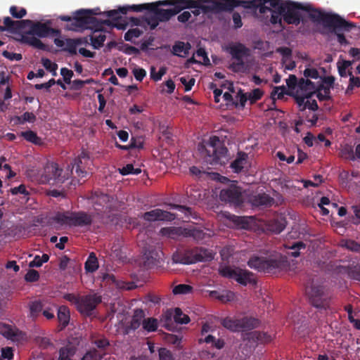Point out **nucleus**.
I'll list each match as a JSON object with an SVG mask.
<instances>
[{"instance_id": "1", "label": "nucleus", "mask_w": 360, "mask_h": 360, "mask_svg": "<svg viewBox=\"0 0 360 360\" xmlns=\"http://www.w3.org/2000/svg\"><path fill=\"white\" fill-rule=\"evenodd\" d=\"M89 162L90 158L88 151L83 150L68 165L65 171L60 169L57 163L48 162L44 168V172L41 176L40 181L44 184H61L73 176L74 178L78 179V183H79L80 180H83V182H84L86 181L84 179L89 174L86 167Z\"/></svg>"}, {"instance_id": "2", "label": "nucleus", "mask_w": 360, "mask_h": 360, "mask_svg": "<svg viewBox=\"0 0 360 360\" xmlns=\"http://www.w3.org/2000/svg\"><path fill=\"white\" fill-rule=\"evenodd\" d=\"M248 3L247 9H259L260 13H266L272 7L283 13V21L288 25H298L302 20L301 11L309 10L308 6L291 1L282 0H239Z\"/></svg>"}, {"instance_id": "3", "label": "nucleus", "mask_w": 360, "mask_h": 360, "mask_svg": "<svg viewBox=\"0 0 360 360\" xmlns=\"http://www.w3.org/2000/svg\"><path fill=\"white\" fill-rule=\"evenodd\" d=\"M165 6H172L176 14L186 8H201L204 13L210 12H231L238 6H249L247 2L239 0H163Z\"/></svg>"}, {"instance_id": "4", "label": "nucleus", "mask_w": 360, "mask_h": 360, "mask_svg": "<svg viewBox=\"0 0 360 360\" xmlns=\"http://www.w3.org/2000/svg\"><path fill=\"white\" fill-rule=\"evenodd\" d=\"M3 24L5 25V31L12 34H16L26 27H30L29 34L37 35L39 37H46L50 35L58 36L60 32L58 30L50 27V21L46 22H36L31 20H13L9 16L3 18Z\"/></svg>"}, {"instance_id": "5", "label": "nucleus", "mask_w": 360, "mask_h": 360, "mask_svg": "<svg viewBox=\"0 0 360 360\" xmlns=\"http://www.w3.org/2000/svg\"><path fill=\"white\" fill-rule=\"evenodd\" d=\"M304 6H308L309 10H304L309 12V18L314 22L321 23L323 27L337 30L344 29L349 32L356 25L350 22L346 21L344 18L335 13H330L322 11L320 9L314 8L311 5L307 4Z\"/></svg>"}, {"instance_id": "6", "label": "nucleus", "mask_w": 360, "mask_h": 360, "mask_svg": "<svg viewBox=\"0 0 360 360\" xmlns=\"http://www.w3.org/2000/svg\"><path fill=\"white\" fill-rule=\"evenodd\" d=\"M306 293L311 304L319 309L326 310L330 307L332 294L325 285L314 278H309L304 283Z\"/></svg>"}, {"instance_id": "7", "label": "nucleus", "mask_w": 360, "mask_h": 360, "mask_svg": "<svg viewBox=\"0 0 360 360\" xmlns=\"http://www.w3.org/2000/svg\"><path fill=\"white\" fill-rule=\"evenodd\" d=\"M206 162L210 165H224L228 161L229 150L219 137H210L205 145L199 146Z\"/></svg>"}, {"instance_id": "8", "label": "nucleus", "mask_w": 360, "mask_h": 360, "mask_svg": "<svg viewBox=\"0 0 360 360\" xmlns=\"http://www.w3.org/2000/svg\"><path fill=\"white\" fill-rule=\"evenodd\" d=\"M248 264L259 272L276 274L286 269L289 264L286 258L276 255L270 258L254 256L249 259Z\"/></svg>"}, {"instance_id": "9", "label": "nucleus", "mask_w": 360, "mask_h": 360, "mask_svg": "<svg viewBox=\"0 0 360 360\" xmlns=\"http://www.w3.org/2000/svg\"><path fill=\"white\" fill-rule=\"evenodd\" d=\"M94 215L84 211H68L58 212L53 220L57 224L70 227H89L94 221Z\"/></svg>"}, {"instance_id": "10", "label": "nucleus", "mask_w": 360, "mask_h": 360, "mask_svg": "<svg viewBox=\"0 0 360 360\" xmlns=\"http://www.w3.org/2000/svg\"><path fill=\"white\" fill-rule=\"evenodd\" d=\"M98 8L96 9H80L75 13L73 22L71 23L70 30H79L90 29L94 33L102 29L101 20L94 15H98Z\"/></svg>"}, {"instance_id": "11", "label": "nucleus", "mask_w": 360, "mask_h": 360, "mask_svg": "<svg viewBox=\"0 0 360 360\" xmlns=\"http://www.w3.org/2000/svg\"><path fill=\"white\" fill-rule=\"evenodd\" d=\"M219 274L221 276L234 279L245 286L248 284L255 285L257 283L254 274L246 269L224 266L219 269Z\"/></svg>"}, {"instance_id": "12", "label": "nucleus", "mask_w": 360, "mask_h": 360, "mask_svg": "<svg viewBox=\"0 0 360 360\" xmlns=\"http://www.w3.org/2000/svg\"><path fill=\"white\" fill-rule=\"evenodd\" d=\"M160 233L173 239L178 236L193 238L198 242L203 240L205 236V233L202 230L196 228L164 227L160 229Z\"/></svg>"}, {"instance_id": "13", "label": "nucleus", "mask_w": 360, "mask_h": 360, "mask_svg": "<svg viewBox=\"0 0 360 360\" xmlns=\"http://www.w3.org/2000/svg\"><path fill=\"white\" fill-rule=\"evenodd\" d=\"M221 325L233 332L247 331L256 328L259 321L252 317H243L242 319H233L226 317L222 319Z\"/></svg>"}, {"instance_id": "14", "label": "nucleus", "mask_w": 360, "mask_h": 360, "mask_svg": "<svg viewBox=\"0 0 360 360\" xmlns=\"http://www.w3.org/2000/svg\"><path fill=\"white\" fill-rule=\"evenodd\" d=\"M219 198L221 201L239 206L244 202L242 188L236 184H231L221 190Z\"/></svg>"}, {"instance_id": "15", "label": "nucleus", "mask_w": 360, "mask_h": 360, "mask_svg": "<svg viewBox=\"0 0 360 360\" xmlns=\"http://www.w3.org/2000/svg\"><path fill=\"white\" fill-rule=\"evenodd\" d=\"M101 302V296L96 293L81 296L77 310L85 316H91L92 311Z\"/></svg>"}, {"instance_id": "16", "label": "nucleus", "mask_w": 360, "mask_h": 360, "mask_svg": "<svg viewBox=\"0 0 360 360\" xmlns=\"http://www.w3.org/2000/svg\"><path fill=\"white\" fill-rule=\"evenodd\" d=\"M189 260H192V264L198 262H210L214 259L212 251L205 248H189Z\"/></svg>"}, {"instance_id": "17", "label": "nucleus", "mask_w": 360, "mask_h": 360, "mask_svg": "<svg viewBox=\"0 0 360 360\" xmlns=\"http://www.w3.org/2000/svg\"><path fill=\"white\" fill-rule=\"evenodd\" d=\"M143 219L148 221H172L175 219L174 214L160 209H155L143 214Z\"/></svg>"}, {"instance_id": "18", "label": "nucleus", "mask_w": 360, "mask_h": 360, "mask_svg": "<svg viewBox=\"0 0 360 360\" xmlns=\"http://www.w3.org/2000/svg\"><path fill=\"white\" fill-rule=\"evenodd\" d=\"M162 1H158L156 2L150 3V11H153L156 13L158 18L160 22H167L173 16L176 15L174 8L169 9L160 8V6H164L160 2Z\"/></svg>"}, {"instance_id": "19", "label": "nucleus", "mask_w": 360, "mask_h": 360, "mask_svg": "<svg viewBox=\"0 0 360 360\" xmlns=\"http://www.w3.org/2000/svg\"><path fill=\"white\" fill-rule=\"evenodd\" d=\"M286 224L287 221L285 218L282 216H278L273 219L269 220L265 224V228L267 231L278 234L285 228Z\"/></svg>"}, {"instance_id": "20", "label": "nucleus", "mask_w": 360, "mask_h": 360, "mask_svg": "<svg viewBox=\"0 0 360 360\" xmlns=\"http://www.w3.org/2000/svg\"><path fill=\"white\" fill-rule=\"evenodd\" d=\"M22 44H28L34 48L39 50L46 51L48 50L47 46L45 45L40 39L34 36H27L22 34L20 39H17Z\"/></svg>"}, {"instance_id": "21", "label": "nucleus", "mask_w": 360, "mask_h": 360, "mask_svg": "<svg viewBox=\"0 0 360 360\" xmlns=\"http://www.w3.org/2000/svg\"><path fill=\"white\" fill-rule=\"evenodd\" d=\"M103 281H110L115 286L120 289L132 290L136 286L133 282H124L117 280L116 277L112 274H105L103 276Z\"/></svg>"}, {"instance_id": "22", "label": "nucleus", "mask_w": 360, "mask_h": 360, "mask_svg": "<svg viewBox=\"0 0 360 360\" xmlns=\"http://www.w3.org/2000/svg\"><path fill=\"white\" fill-rule=\"evenodd\" d=\"M229 52L233 58H239V56H248L250 49L241 43H237L229 46Z\"/></svg>"}, {"instance_id": "23", "label": "nucleus", "mask_w": 360, "mask_h": 360, "mask_svg": "<svg viewBox=\"0 0 360 360\" xmlns=\"http://www.w3.org/2000/svg\"><path fill=\"white\" fill-rule=\"evenodd\" d=\"M248 154L243 151L237 153L236 159L231 163V167L236 173H239L244 168L247 162Z\"/></svg>"}, {"instance_id": "24", "label": "nucleus", "mask_w": 360, "mask_h": 360, "mask_svg": "<svg viewBox=\"0 0 360 360\" xmlns=\"http://www.w3.org/2000/svg\"><path fill=\"white\" fill-rule=\"evenodd\" d=\"M58 320L59 322V330H63L69 323L70 310L66 306H60L58 309Z\"/></svg>"}, {"instance_id": "25", "label": "nucleus", "mask_w": 360, "mask_h": 360, "mask_svg": "<svg viewBox=\"0 0 360 360\" xmlns=\"http://www.w3.org/2000/svg\"><path fill=\"white\" fill-rule=\"evenodd\" d=\"M284 247L285 249L289 250L287 252V255L293 257L300 256V251L306 249V245L302 241L288 243L284 245Z\"/></svg>"}, {"instance_id": "26", "label": "nucleus", "mask_w": 360, "mask_h": 360, "mask_svg": "<svg viewBox=\"0 0 360 360\" xmlns=\"http://www.w3.org/2000/svg\"><path fill=\"white\" fill-rule=\"evenodd\" d=\"M251 202L255 206L269 207L273 204L274 198L270 197L268 194L263 193L252 196Z\"/></svg>"}, {"instance_id": "27", "label": "nucleus", "mask_w": 360, "mask_h": 360, "mask_svg": "<svg viewBox=\"0 0 360 360\" xmlns=\"http://www.w3.org/2000/svg\"><path fill=\"white\" fill-rule=\"evenodd\" d=\"M316 84L308 79L301 78L299 79V86L296 91L300 94L311 93V96L315 94Z\"/></svg>"}, {"instance_id": "28", "label": "nucleus", "mask_w": 360, "mask_h": 360, "mask_svg": "<svg viewBox=\"0 0 360 360\" xmlns=\"http://www.w3.org/2000/svg\"><path fill=\"white\" fill-rule=\"evenodd\" d=\"M77 352L75 346L66 345L59 349L58 360H73V357Z\"/></svg>"}, {"instance_id": "29", "label": "nucleus", "mask_w": 360, "mask_h": 360, "mask_svg": "<svg viewBox=\"0 0 360 360\" xmlns=\"http://www.w3.org/2000/svg\"><path fill=\"white\" fill-rule=\"evenodd\" d=\"M189 248L177 251L173 255V260L175 263L183 264H191L192 260H189Z\"/></svg>"}, {"instance_id": "30", "label": "nucleus", "mask_w": 360, "mask_h": 360, "mask_svg": "<svg viewBox=\"0 0 360 360\" xmlns=\"http://www.w3.org/2000/svg\"><path fill=\"white\" fill-rule=\"evenodd\" d=\"M291 96L294 97L296 101V103L298 105L299 110L300 111H304L307 108L306 105V98H310L311 97V93H305L304 94H300L299 91H294V94L291 95Z\"/></svg>"}, {"instance_id": "31", "label": "nucleus", "mask_w": 360, "mask_h": 360, "mask_svg": "<svg viewBox=\"0 0 360 360\" xmlns=\"http://www.w3.org/2000/svg\"><path fill=\"white\" fill-rule=\"evenodd\" d=\"M144 28L146 29L149 26L150 30L155 29L159 25L160 20L153 11H149L145 16H143Z\"/></svg>"}, {"instance_id": "32", "label": "nucleus", "mask_w": 360, "mask_h": 360, "mask_svg": "<svg viewBox=\"0 0 360 360\" xmlns=\"http://www.w3.org/2000/svg\"><path fill=\"white\" fill-rule=\"evenodd\" d=\"M269 11L271 13L270 22L274 25H278V27L280 30H283L285 29V26L283 24V13L280 12V11H273L270 8V10H267L266 12Z\"/></svg>"}, {"instance_id": "33", "label": "nucleus", "mask_w": 360, "mask_h": 360, "mask_svg": "<svg viewBox=\"0 0 360 360\" xmlns=\"http://www.w3.org/2000/svg\"><path fill=\"white\" fill-rule=\"evenodd\" d=\"M145 313L141 309H136L134 310L131 321L130 323V328L133 330L137 329L144 319Z\"/></svg>"}, {"instance_id": "34", "label": "nucleus", "mask_w": 360, "mask_h": 360, "mask_svg": "<svg viewBox=\"0 0 360 360\" xmlns=\"http://www.w3.org/2000/svg\"><path fill=\"white\" fill-rule=\"evenodd\" d=\"M85 270L87 272L93 273L98 268V259L94 252H91L84 264Z\"/></svg>"}, {"instance_id": "35", "label": "nucleus", "mask_w": 360, "mask_h": 360, "mask_svg": "<svg viewBox=\"0 0 360 360\" xmlns=\"http://www.w3.org/2000/svg\"><path fill=\"white\" fill-rule=\"evenodd\" d=\"M150 3L142 4H134L131 6H122V13L127 14L129 11L131 12H142L145 10L150 11Z\"/></svg>"}, {"instance_id": "36", "label": "nucleus", "mask_w": 360, "mask_h": 360, "mask_svg": "<svg viewBox=\"0 0 360 360\" xmlns=\"http://www.w3.org/2000/svg\"><path fill=\"white\" fill-rule=\"evenodd\" d=\"M191 49V44L189 43L185 44L183 41H176L172 47V53L175 56H182L181 53L185 55L188 53V51Z\"/></svg>"}, {"instance_id": "37", "label": "nucleus", "mask_w": 360, "mask_h": 360, "mask_svg": "<svg viewBox=\"0 0 360 360\" xmlns=\"http://www.w3.org/2000/svg\"><path fill=\"white\" fill-rule=\"evenodd\" d=\"M294 91H287L285 86H274V89L271 94V97L273 100L277 99H282L285 95H293Z\"/></svg>"}, {"instance_id": "38", "label": "nucleus", "mask_w": 360, "mask_h": 360, "mask_svg": "<svg viewBox=\"0 0 360 360\" xmlns=\"http://www.w3.org/2000/svg\"><path fill=\"white\" fill-rule=\"evenodd\" d=\"M102 26L103 25H108L112 27H116L119 30H124L128 27V22L120 18V20H117L115 22H112L110 20H101Z\"/></svg>"}, {"instance_id": "39", "label": "nucleus", "mask_w": 360, "mask_h": 360, "mask_svg": "<svg viewBox=\"0 0 360 360\" xmlns=\"http://www.w3.org/2000/svg\"><path fill=\"white\" fill-rule=\"evenodd\" d=\"M20 136H22L27 141L35 145H41V139L37 136L36 132L32 130L21 131Z\"/></svg>"}, {"instance_id": "40", "label": "nucleus", "mask_w": 360, "mask_h": 360, "mask_svg": "<svg viewBox=\"0 0 360 360\" xmlns=\"http://www.w3.org/2000/svg\"><path fill=\"white\" fill-rule=\"evenodd\" d=\"M110 201V196L108 195L98 192H96L94 195L92 197V202L94 206L98 205L104 207Z\"/></svg>"}, {"instance_id": "41", "label": "nucleus", "mask_w": 360, "mask_h": 360, "mask_svg": "<svg viewBox=\"0 0 360 360\" xmlns=\"http://www.w3.org/2000/svg\"><path fill=\"white\" fill-rule=\"evenodd\" d=\"M0 334L7 339H13L16 336L15 329L9 324L0 323Z\"/></svg>"}, {"instance_id": "42", "label": "nucleus", "mask_w": 360, "mask_h": 360, "mask_svg": "<svg viewBox=\"0 0 360 360\" xmlns=\"http://www.w3.org/2000/svg\"><path fill=\"white\" fill-rule=\"evenodd\" d=\"M143 328L147 332H155L158 327V321L155 318L144 319L142 321Z\"/></svg>"}, {"instance_id": "43", "label": "nucleus", "mask_w": 360, "mask_h": 360, "mask_svg": "<svg viewBox=\"0 0 360 360\" xmlns=\"http://www.w3.org/2000/svg\"><path fill=\"white\" fill-rule=\"evenodd\" d=\"M252 338L255 340L258 343L264 344L270 342L272 340L271 335L266 332L254 331L252 333Z\"/></svg>"}, {"instance_id": "44", "label": "nucleus", "mask_w": 360, "mask_h": 360, "mask_svg": "<svg viewBox=\"0 0 360 360\" xmlns=\"http://www.w3.org/2000/svg\"><path fill=\"white\" fill-rule=\"evenodd\" d=\"M159 252H149L148 255H146V259L145 264L148 267L157 266L160 263V255Z\"/></svg>"}, {"instance_id": "45", "label": "nucleus", "mask_w": 360, "mask_h": 360, "mask_svg": "<svg viewBox=\"0 0 360 360\" xmlns=\"http://www.w3.org/2000/svg\"><path fill=\"white\" fill-rule=\"evenodd\" d=\"M44 305L40 301H34L30 304V316L33 319L37 318L41 313L42 314Z\"/></svg>"}, {"instance_id": "46", "label": "nucleus", "mask_w": 360, "mask_h": 360, "mask_svg": "<svg viewBox=\"0 0 360 360\" xmlns=\"http://www.w3.org/2000/svg\"><path fill=\"white\" fill-rule=\"evenodd\" d=\"M105 39V34L101 33H99L98 35L94 34L90 36L91 44L95 49H99L102 47Z\"/></svg>"}, {"instance_id": "47", "label": "nucleus", "mask_w": 360, "mask_h": 360, "mask_svg": "<svg viewBox=\"0 0 360 360\" xmlns=\"http://www.w3.org/2000/svg\"><path fill=\"white\" fill-rule=\"evenodd\" d=\"M81 44L79 39H68L66 41V47L64 51H68L70 55L77 54V46Z\"/></svg>"}, {"instance_id": "48", "label": "nucleus", "mask_w": 360, "mask_h": 360, "mask_svg": "<svg viewBox=\"0 0 360 360\" xmlns=\"http://www.w3.org/2000/svg\"><path fill=\"white\" fill-rule=\"evenodd\" d=\"M174 320L176 323L186 324L190 321V318L188 315L183 314L179 308H175Z\"/></svg>"}, {"instance_id": "49", "label": "nucleus", "mask_w": 360, "mask_h": 360, "mask_svg": "<svg viewBox=\"0 0 360 360\" xmlns=\"http://www.w3.org/2000/svg\"><path fill=\"white\" fill-rule=\"evenodd\" d=\"M346 274L349 278L360 281L359 265H355L347 267L346 270Z\"/></svg>"}, {"instance_id": "50", "label": "nucleus", "mask_w": 360, "mask_h": 360, "mask_svg": "<svg viewBox=\"0 0 360 360\" xmlns=\"http://www.w3.org/2000/svg\"><path fill=\"white\" fill-rule=\"evenodd\" d=\"M193 287L191 285L186 284H179L173 288L172 292L174 295H186L191 293Z\"/></svg>"}, {"instance_id": "51", "label": "nucleus", "mask_w": 360, "mask_h": 360, "mask_svg": "<svg viewBox=\"0 0 360 360\" xmlns=\"http://www.w3.org/2000/svg\"><path fill=\"white\" fill-rule=\"evenodd\" d=\"M9 12L13 18L22 19L27 15V10L24 8H19L16 6H11Z\"/></svg>"}, {"instance_id": "52", "label": "nucleus", "mask_w": 360, "mask_h": 360, "mask_svg": "<svg viewBox=\"0 0 360 360\" xmlns=\"http://www.w3.org/2000/svg\"><path fill=\"white\" fill-rule=\"evenodd\" d=\"M121 10L122 7H119L118 9L110 10L103 13H98V15H106L107 17H109L112 19L110 20L112 22H115L122 18L120 15L122 14Z\"/></svg>"}, {"instance_id": "53", "label": "nucleus", "mask_w": 360, "mask_h": 360, "mask_svg": "<svg viewBox=\"0 0 360 360\" xmlns=\"http://www.w3.org/2000/svg\"><path fill=\"white\" fill-rule=\"evenodd\" d=\"M121 10L122 7H119L118 9L110 10L103 13H98V15H106L107 17H109L112 19L110 20L112 22H115L122 18L120 15L122 14Z\"/></svg>"}, {"instance_id": "54", "label": "nucleus", "mask_w": 360, "mask_h": 360, "mask_svg": "<svg viewBox=\"0 0 360 360\" xmlns=\"http://www.w3.org/2000/svg\"><path fill=\"white\" fill-rule=\"evenodd\" d=\"M119 171L122 175L139 174L141 172L140 168H134L132 164H127L122 168L119 169Z\"/></svg>"}, {"instance_id": "55", "label": "nucleus", "mask_w": 360, "mask_h": 360, "mask_svg": "<svg viewBox=\"0 0 360 360\" xmlns=\"http://www.w3.org/2000/svg\"><path fill=\"white\" fill-rule=\"evenodd\" d=\"M348 75H349V83L347 86V89L346 90V94L351 93L354 87H359L360 86V79L357 77H354L352 75V72L349 71Z\"/></svg>"}, {"instance_id": "56", "label": "nucleus", "mask_w": 360, "mask_h": 360, "mask_svg": "<svg viewBox=\"0 0 360 360\" xmlns=\"http://www.w3.org/2000/svg\"><path fill=\"white\" fill-rule=\"evenodd\" d=\"M103 355L101 354L96 349L87 351L81 360H101Z\"/></svg>"}, {"instance_id": "57", "label": "nucleus", "mask_w": 360, "mask_h": 360, "mask_svg": "<svg viewBox=\"0 0 360 360\" xmlns=\"http://www.w3.org/2000/svg\"><path fill=\"white\" fill-rule=\"evenodd\" d=\"M143 34V31L139 28L129 29L124 34V40L127 41H131L134 38H138Z\"/></svg>"}, {"instance_id": "58", "label": "nucleus", "mask_w": 360, "mask_h": 360, "mask_svg": "<svg viewBox=\"0 0 360 360\" xmlns=\"http://www.w3.org/2000/svg\"><path fill=\"white\" fill-rule=\"evenodd\" d=\"M245 56H239V58H234L236 62H233L230 68L236 72L243 71L245 69V62L243 60V58Z\"/></svg>"}, {"instance_id": "59", "label": "nucleus", "mask_w": 360, "mask_h": 360, "mask_svg": "<svg viewBox=\"0 0 360 360\" xmlns=\"http://www.w3.org/2000/svg\"><path fill=\"white\" fill-rule=\"evenodd\" d=\"M167 70L165 67H162L160 68L158 72V75H155V68L154 66H151L150 69V76L151 79L155 82H158L161 80L162 77L166 74Z\"/></svg>"}, {"instance_id": "60", "label": "nucleus", "mask_w": 360, "mask_h": 360, "mask_svg": "<svg viewBox=\"0 0 360 360\" xmlns=\"http://www.w3.org/2000/svg\"><path fill=\"white\" fill-rule=\"evenodd\" d=\"M41 63L48 71L53 73V75H56V70L58 69L56 63H52L51 60L45 58L41 59Z\"/></svg>"}, {"instance_id": "61", "label": "nucleus", "mask_w": 360, "mask_h": 360, "mask_svg": "<svg viewBox=\"0 0 360 360\" xmlns=\"http://www.w3.org/2000/svg\"><path fill=\"white\" fill-rule=\"evenodd\" d=\"M264 94V91L260 89H253L248 95V100L251 104L255 103L257 101L260 100Z\"/></svg>"}, {"instance_id": "62", "label": "nucleus", "mask_w": 360, "mask_h": 360, "mask_svg": "<svg viewBox=\"0 0 360 360\" xmlns=\"http://www.w3.org/2000/svg\"><path fill=\"white\" fill-rule=\"evenodd\" d=\"M286 84L289 91H296L295 89L299 86V80L295 75H290L286 79Z\"/></svg>"}, {"instance_id": "63", "label": "nucleus", "mask_w": 360, "mask_h": 360, "mask_svg": "<svg viewBox=\"0 0 360 360\" xmlns=\"http://www.w3.org/2000/svg\"><path fill=\"white\" fill-rule=\"evenodd\" d=\"M232 221L236 225H237L241 229H248L249 225L247 219L244 217H238L233 215L232 217Z\"/></svg>"}, {"instance_id": "64", "label": "nucleus", "mask_w": 360, "mask_h": 360, "mask_svg": "<svg viewBox=\"0 0 360 360\" xmlns=\"http://www.w3.org/2000/svg\"><path fill=\"white\" fill-rule=\"evenodd\" d=\"M343 246L352 252L360 253V243L353 240H346Z\"/></svg>"}]
</instances>
